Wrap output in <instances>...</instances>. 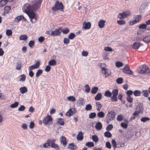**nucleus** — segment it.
<instances>
[{
    "instance_id": "10",
    "label": "nucleus",
    "mask_w": 150,
    "mask_h": 150,
    "mask_svg": "<svg viewBox=\"0 0 150 150\" xmlns=\"http://www.w3.org/2000/svg\"><path fill=\"white\" fill-rule=\"evenodd\" d=\"M76 112V110L74 108H72L70 109L67 112L66 115L69 117L75 114Z\"/></svg>"
},
{
    "instance_id": "2",
    "label": "nucleus",
    "mask_w": 150,
    "mask_h": 150,
    "mask_svg": "<svg viewBox=\"0 0 150 150\" xmlns=\"http://www.w3.org/2000/svg\"><path fill=\"white\" fill-rule=\"evenodd\" d=\"M115 113L114 112H108L106 117L107 123L108 124L110 121L113 120L115 118Z\"/></svg>"
},
{
    "instance_id": "54",
    "label": "nucleus",
    "mask_w": 150,
    "mask_h": 150,
    "mask_svg": "<svg viewBox=\"0 0 150 150\" xmlns=\"http://www.w3.org/2000/svg\"><path fill=\"white\" fill-rule=\"evenodd\" d=\"M126 99L127 101L129 103H131L133 101V98L131 96H127Z\"/></svg>"
},
{
    "instance_id": "29",
    "label": "nucleus",
    "mask_w": 150,
    "mask_h": 150,
    "mask_svg": "<svg viewBox=\"0 0 150 150\" xmlns=\"http://www.w3.org/2000/svg\"><path fill=\"white\" fill-rule=\"evenodd\" d=\"M92 138L93 141L95 143H97L98 141V137L95 135L92 136Z\"/></svg>"
},
{
    "instance_id": "17",
    "label": "nucleus",
    "mask_w": 150,
    "mask_h": 150,
    "mask_svg": "<svg viewBox=\"0 0 150 150\" xmlns=\"http://www.w3.org/2000/svg\"><path fill=\"white\" fill-rule=\"evenodd\" d=\"M102 125L101 123L99 122H98L96 125L95 127L97 130H100L102 128Z\"/></svg>"
},
{
    "instance_id": "34",
    "label": "nucleus",
    "mask_w": 150,
    "mask_h": 150,
    "mask_svg": "<svg viewBox=\"0 0 150 150\" xmlns=\"http://www.w3.org/2000/svg\"><path fill=\"white\" fill-rule=\"evenodd\" d=\"M84 87L85 91L87 93L89 92L90 90V88L89 86L88 85L86 84L85 85Z\"/></svg>"
},
{
    "instance_id": "11",
    "label": "nucleus",
    "mask_w": 150,
    "mask_h": 150,
    "mask_svg": "<svg viewBox=\"0 0 150 150\" xmlns=\"http://www.w3.org/2000/svg\"><path fill=\"white\" fill-rule=\"evenodd\" d=\"M40 65V62L37 61L35 64L33 65L30 66L28 68V69L29 71H30L34 69H37L39 67Z\"/></svg>"
},
{
    "instance_id": "62",
    "label": "nucleus",
    "mask_w": 150,
    "mask_h": 150,
    "mask_svg": "<svg viewBox=\"0 0 150 150\" xmlns=\"http://www.w3.org/2000/svg\"><path fill=\"white\" fill-rule=\"evenodd\" d=\"M123 119L122 116V115H118L117 117V121H121Z\"/></svg>"
},
{
    "instance_id": "1",
    "label": "nucleus",
    "mask_w": 150,
    "mask_h": 150,
    "mask_svg": "<svg viewBox=\"0 0 150 150\" xmlns=\"http://www.w3.org/2000/svg\"><path fill=\"white\" fill-rule=\"evenodd\" d=\"M41 0H36L33 1L32 6L29 4L24 8L25 12L28 15L31 19L30 21L32 22V19H34L36 16L35 14L33 11L37 10L41 4Z\"/></svg>"
},
{
    "instance_id": "42",
    "label": "nucleus",
    "mask_w": 150,
    "mask_h": 150,
    "mask_svg": "<svg viewBox=\"0 0 150 150\" xmlns=\"http://www.w3.org/2000/svg\"><path fill=\"white\" fill-rule=\"evenodd\" d=\"M59 120L57 122V124L62 125H63L64 124V122L63 119L62 118H59Z\"/></svg>"
},
{
    "instance_id": "30",
    "label": "nucleus",
    "mask_w": 150,
    "mask_h": 150,
    "mask_svg": "<svg viewBox=\"0 0 150 150\" xmlns=\"http://www.w3.org/2000/svg\"><path fill=\"white\" fill-rule=\"evenodd\" d=\"M133 94L135 96H139L141 95V92L137 90H135L133 92Z\"/></svg>"
},
{
    "instance_id": "38",
    "label": "nucleus",
    "mask_w": 150,
    "mask_h": 150,
    "mask_svg": "<svg viewBox=\"0 0 150 150\" xmlns=\"http://www.w3.org/2000/svg\"><path fill=\"white\" fill-rule=\"evenodd\" d=\"M118 91L117 89H116L113 90L112 91V96H117L118 94Z\"/></svg>"
},
{
    "instance_id": "15",
    "label": "nucleus",
    "mask_w": 150,
    "mask_h": 150,
    "mask_svg": "<svg viewBox=\"0 0 150 150\" xmlns=\"http://www.w3.org/2000/svg\"><path fill=\"white\" fill-rule=\"evenodd\" d=\"M76 138L78 140H81L83 139V133L82 132H79Z\"/></svg>"
},
{
    "instance_id": "58",
    "label": "nucleus",
    "mask_w": 150,
    "mask_h": 150,
    "mask_svg": "<svg viewBox=\"0 0 150 150\" xmlns=\"http://www.w3.org/2000/svg\"><path fill=\"white\" fill-rule=\"evenodd\" d=\"M133 91L131 90H128L126 92L127 96H131L133 94Z\"/></svg>"
},
{
    "instance_id": "51",
    "label": "nucleus",
    "mask_w": 150,
    "mask_h": 150,
    "mask_svg": "<svg viewBox=\"0 0 150 150\" xmlns=\"http://www.w3.org/2000/svg\"><path fill=\"white\" fill-rule=\"evenodd\" d=\"M116 66L117 67H121L123 65V63L120 62H117L116 63Z\"/></svg>"
},
{
    "instance_id": "3",
    "label": "nucleus",
    "mask_w": 150,
    "mask_h": 150,
    "mask_svg": "<svg viewBox=\"0 0 150 150\" xmlns=\"http://www.w3.org/2000/svg\"><path fill=\"white\" fill-rule=\"evenodd\" d=\"M63 8V6L62 3H59L58 1H57L55 3L54 6L52 8V10L54 11L58 10H62Z\"/></svg>"
},
{
    "instance_id": "44",
    "label": "nucleus",
    "mask_w": 150,
    "mask_h": 150,
    "mask_svg": "<svg viewBox=\"0 0 150 150\" xmlns=\"http://www.w3.org/2000/svg\"><path fill=\"white\" fill-rule=\"evenodd\" d=\"M21 67V62H18L16 63V69L17 70L20 69Z\"/></svg>"
},
{
    "instance_id": "21",
    "label": "nucleus",
    "mask_w": 150,
    "mask_h": 150,
    "mask_svg": "<svg viewBox=\"0 0 150 150\" xmlns=\"http://www.w3.org/2000/svg\"><path fill=\"white\" fill-rule=\"evenodd\" d=\"M28 36L26 35H21L19 36V39L21 40H25L28 38Z\"/></svg>"
},
{
    "instance_id": "26",
    "label": "nucleus",
    "mask_w": 150,
    "mask_h": 150,
    "mask_svg": "<svg viewBox=\"0 0 150 150\" xmlns=\"http://www.w3.org/2000/svg\"><path fill=\"white\" fill-rule=\"evenodd\" d=\"M102 98V95L101 93H98L95 97V99L96 100H100Z\"/></svg>"
},
{
    "instance_id": "63",
    "label": "nucleus",
    "mask_w": 150,
    "mask_h": 150,
    "mask_svg": "<svg viewBox=\"0 0 150 150\" xmlns=\"http://www.w3.org/2000/svg\"><path fill=\"white\" fill-rule=\"evenodd\" d=\"M111 100L112 101H116L117 100V96H112L111 97Z\"/></svg>"
},
{
    "instance_id": "4",
    "label": "nucleus",
    "mask_w": 150,
    "mask_h": 150,
    "mask_svg": "<svg viewBox=\"0 0 150 150\" xmlns=\"http://www.w3.org/2000/svg\"><path fill=\"white\" fill-rule=\"evenodd\" d=\"M149 71V69L148 67L145 65H143L141 69L139 71V73L141 74L147 73Z\"/></svg>"
},
{
    "instance_id": "35",
    "label": "nucleus",
    "mask_w": 150,
    "mask_h": 150,
    "mask_svg": "<svg viewBox=\"0 0 150 150\" xmlns=\"http://www.w3.org/2000/svg\"><path fill=\"white\" fill-rule=\"evenodd\" d=\"M86 145L89 147H93L94 146V143L92 142H89L86 143Z\"/></svg>"
},
{
    "instance_id": "47",
    "label": "nucleus",
    "mask_w": 150,
    "mask_h": 150,
    "mask_svg": "<svg viewBox=\"0 0 150 150\" xmlns=\"http://www.w3.org/2000/svg\"><path fill=\"white\" fill-rule=\"evenodd\" d=\"M105 96L107 97H110L112 95V93L109 91H107L104 94Z\"/></svg>"
},
{
    "instance_id": "9",
    "label": "nucleus",
    "mask_w": 150,
    "mask_h": 150,
    "mask_svg": "<svg viewBox=\"0 0 150 150\" xmlns=\"http://www.w3.org/2000/svg\"><path fill=\"white\" fill-rule=\"evenodd\" d=\"M62 32V30L60 28L57 29L54 31H52L51 35L56 36L59 35Z\"/></svg>"
},
{
    "instance_id": "25",
    "label": "nucleus",
    "mask_w": 150,
    "mask_h": 150,
    "mask_svg": "<svg viewBox=\"0 0 150 150\" xmlns=\"http://www.w3.org/2000/svg\"><path fill=\"white\" fill-rule=\"evenodd\" d=\"M56 63V61L54 59L50 60L48 62V64L50 66H54Z\"/></svg>"
},
{
    "instance_id": "50",
    "label": "nucleus",
    "mask_w": 150,
    "mask_h": 150,
    "mask_svg": "<svg viewBox=\"0 0 150 150\" xmlns=\"http://www.w3.org/2000/svg\"><path fill=\"white\" fill-rule=\"evenodd\" d=\"M18 104V102H16L14 103L11 104L10 105V107L12 108H14L17 107Z\"/></svg>"
},
{
    "instance_id": "12",
    "label": "nucleus",
    "mask_w": 150,
    "mask_h": 150,
    "mask_svg": "<svg viewBox=\"0 0 150 150\" xmlns=\"http://www.w3.org/2000/svg\"><path fill=\"white\" fill-rule=\"evenodd\" d=\"M143 45V44H141L140 42H134L133 45L132 47L134 49H137L140 46Z\"/></svg>"
},
{
    "instance_id": "56",
    "label": "nucleus",
    "mask_w": 150,
    "mask_h": 150,
    "mask_svg": "<svg viewBox=\"0 0 150 150\" xmlns=\"http://www.w3.org/2000/svg\"><path fill=\"white\" fill-rule=\"evenodd\" d=\"M12 33V31L11 30H7L6 31V34L8 36L11 35Z\"/></svg>"
},
{
    "instance_id": "45",
    "label": "nucleus",
    "mask_w": 150,
    "mask_h": 150,
    "mask_svg": "<svg viewBox=\"0 0 150 150\" xmlns=\"http://www.w3.org/2000/svg\"><path fill=\"white\" fill-rule=\"evenodd\" d=\"M111 143L112 146L114 148V149H115V148L117 147L116 143L115 140L114 139H112L111 141Z\"/></svg>"
},
{
    "instance_id": "14",
    "label": "nucleus",
    "mask_w": 150,
    "mask_h": 150,
    "mask_svg": "<svg viewBox=\"0 0 150 150\" xmlns=\"http://www.w3.org/2000/svg\"><path fill=\"white\" fill-rule=\"evenodd\" d=\"M141 16L140 15H138L136 16L135 20L132 22V24H134L138 22L141 19Z\"/></svg>"
},
{
    "instance_id": "22",
    "label": "nucleus",
    "mask_w": 150,
    "mask_h": 150,
    "mask_svg": "<svg viewBox=\"0 0 150 150\" xmlns=\"http://www.w3.org/2000/svg\"><path fill=\"white\" fill-rule=\"evenodd\" d=\"M68 147L71 150H74L76 149V146L73 144L71 143L69 145Z\"/></svg>"
},
{
    "instance_id": "8",
    "label": "nucleus",
    "mask_w": 150,
    "mask_h": 150,
    "mask_svg": "<svg viewBox=\"0 0 150 150\" xmlns=\"http://www.w3.org/2000/svg\"><path fill=\"white\" fill-rule=\"evenodd\" d=\"M52 118L50 116L47 115L44 118L43 123L45 125H47L49 122L52 121Z\"/></svg>"
},
{
    "instance_id": "36",
    "label": "nucleus",
    "mask_w": 150,
    "mask_h": 150,
    "mask_svg": "<svg viewBox=\"0 0 150 150\" xmlns=\"http://www.w3.org/2000/svg\"><path fill=\"white\" fill-rule=\"evenodd\" d=\"M150 120V118L147 117H143L141 119V121L144 122H146L147 121H149Z\"/></svg>"
},
{
    "instance_id": "64",
    "label": "nucleus",
    "mask_w": 150,
    "mask_h": 150,
    "mask_svg": "<svg viewBox=\"0 0 150 150\" xmlns=\"http://www.w3.org/2000/svg\"><path fill=\"white\" fill-rule=\"evenodd\" d=\"M25 108V107L24 105H22L18 108V110L19 111H23Z\"/></svg>"
},
{
    "instance_id": "39",
    "label": "nucleus",
    "mask_w": 150,
    "mask_h": 150,
    "mask_svg": "<svg viewBox=\"0 0 150 150\" xmlns=\"http://www.w3.org/2000/svg\"><path fill=\"white\" fill-rule=\"evenodd\" d=\"M42 70L40 69H38L36 73L35 74V76L36 77H38L41 74H42Z\"/></svg>"
},
{
    "instance_id": "59",
    "label": "nucleus",
    "mask_w": 150,
    "mask_h": 150,
    "mask_svg": "<svg viewBox=\"0 0 150 150\" xmlns=\"http://www.w3.org/2000/svg\"><path fill=\"white\" fill-rule=\"evenodd\" d=\"M146 27V25L145 24H141L139 27V28H141L142 29H145Z\"/></svg>"
},
{
    "instance_id": "53",
    "label": "nucleus",
    "mask_w": 150,
    "mask_h": 150,
    "mask_svg": "<svg viewBox=\"0 0 150 150\" xmlns=\"http://www.w3.org/2000/svg\"><path fill=\"white\" fill-rule=\"evenodd\" d=\"M113 128V126L112 124H109L106 128V130L108 131L111 130Z\"/></svg>"
},
{
    "instance_id": "20",
    "label": "nucleus",
    "mask_w": 150,
    "mask_h": 150,
    "mask_svg": "<svg viewBox=\"0 0 150 150\" xmlns=\"http://www.w3.org/2000/svg\"><path fill=\"white\" fill-rule=\"evenodd\" d=\"M22 19H23L25 20V19L24 16L22 15H21L18 16L15 19V20L16 21L18 22L21 21Z\"/></svg>"
},
{
    "instance_id": "55",
    "label": "nucleus",
    "mask_w": 150,
    "mask_h": 150,
    "mask_svg": "<svg viewBox=\"0 0 150 150\" xmlns=\"http://www.w3.org/2000/svg\"><path fill=\"white\" fill-rule=\"evenodd\" d=\"M69 31V29L67 28H64L62 30V31L63 33L65 34L67 33Z\"/></svg>"
},
{
    "instance_id": "37",
    "label": "nucleus",
    "mask_w": 150,
    "mask_h": 150,
    "mask_svg": "<svg viewBox=\"0 0 150 150\" xmlns=\"http://www.w3.org/2000/svg\"><path fill=\"white\" fill-rule=\"evenodd\" d=\"M67 98L69 100L73 102L75 101L76 100L75 98L72 96H69Z\"/></svg>"
},
{
    "instance_id": "48",
    "label": "nucleus",
    "mask_w": 150,
    "mask_h": 150,
    "mask_svg": "<svg viewBox=\"0 0 150 150\" xmlns=\"http://www.w3.org/2000/svg\"><path fill=\"white\" fill-rule=\"evenodd\" d=\"M84 101V99L82 98H79L78 100V103L81 105H83V102Z\"/></svg>"
},
{
    "instance_id": "60",
    "label": "nucleus",
    "mask_w": 150,
    "mask_h": 150,
    "mask_svg": "<svg viewBox=\"0 0 150 150\" xmlns=\"http://www.w3.org/2000/svg\"><path fill=\"white\" fill-rule=\"evenodd\" d=\"M34 42L33 40H31L29 41L28 43V45L29 47L32 48L33 47V46L34 45Z\"/></svg>"
},
{
    "instance_id": "52",
    "label": "nucleus",
    "mask_w": 150,
    "mask_h": 150,
    "mask_svg": "<svg viewBox=\"0 0 150 150\" xmlns=\"http://www.w3.org/2000/svg\"><path fill=\"white\" fill-rule=\"evenodd\" d=\"M75 34L74 33H71L68 36L69 39L71 40L73 39L75 37Z\"/></svg>"
},
{
    "instance_id": "5",
    "label": "nucleus",
    "mask_w": 150,
    "mask_h": 150,
    "mask_svg": "<svg viewBox=\"0 0 150 150\" xmlns=\"http://www.w3.org/2000/svg\"><path fill=\"white\" fill-rule=\"evenodd\" d=\"M101 71L102 73L105 75V77L109 76L111 74L110 72L105 67H102Z\"/></svg>"
},
{
    "instance_id": "40",
    "label": "nucleus",
    "mask_w": 150,
    "mask_h": 150,
    "mask_svg": "<svg viewBox=\"0 0 150 150\" xmlns=\"http://www.w3.org/2000/svg\"><path fill=\"white\" fill-rule=\"evenodd\" d=\"M51 147L52 148H55L56 150H59V146L57 144H56L54 143H53L51 144Z\"/></svg>"
},
{
    "instance_id": "31",
    "label": "nucleus",
    "mask_w": 150,
    "mask_h": 150,
    "mask_svg": "<svg viewBox=\"0 0 150 150\" xmlns=\"http://www.w3.org/2000/svg\"><path fill=\"white\" fill-rule=\"evenodd\" d=\"M104 136L107 138H110L112 137V135L110 132L107 131L105 132Z\"/></svg>"
},
{
    "instance_id": "27",
    "label": "nucleus",
    "mask_w": 150,
    "mask_h": 150,
    "mask_svg": "<svg viewBox=\"0 0 150 150\" xmlns=\"http://www.w3.org/2000/svg\"><path fill=\"white\" fill-rule=\"evenodd\" d=\"M8 2L7 0H1L0 1V6H3L6 5Z\"/></svg>"
},
{
    "instance_id": "23",
    "label": "nucleus",
    "mask_w": 150,
    "mask_h": 150,
    "mask_svg": "<svg viewBox=\"0 0 150 150\" xmlns=\"http://www.w3.org/2000/svg\"><path fill=\"white\" fill-rule=\"evenodd\" d=\"M98 90V88L97 87H94L91 90V93L93 94H95Z\"/></svg>"
},
{
    "instance_id": "13",
    "label": "nucleus",
    "mask_w": 150,
    "mask_h": 150,
    "mask_svg": "<svg viewBox=\"0 0 150 150\" xmlns=\"http://www.w3.org/2000/svg\"><path fill=\"white\" fill-rule=\"evenodd\" d=\"M105 21L104 20H100L98 22V26L100 28L104 27Z\"/></svg>"
},
{
    "instance_id": "24",
    "label": "nucleus",
    "mask_w": 150,
    "mask_h": 150,
    "mask_svg": "<svg viewBox=\"0 0 150 150\" xmlns=\"http://www.w3.org/2000/svg\"><path fill=\"white\" fill-rule=\"evenodd\" d=\"M97 115L99 117L102 118L104 117L105 114L102 111H100L97 113Z\"/></svg>"
},
{
    "instance_id": "46",
    "label": "nucleus",
    "mask_w": 150,
    "mask_h": 150,
    "mask_svg": "<svg viewBox=\"0 0 150 150\" xmlns=\"http://www.w3.org/2000/svg\"><path fill=\"white\" fill-rule=\"evenodd\" d=\"M142 93L144 96L146 97H147L149 95L148 93L147 90L143 91Z\"/></svg>"
},
{
    "instance_id": "18",
    "label": "nucleus",
    "mask_w": 150,
    "mask_h": 150,
    "mask_svg": "<svg viewBox=\"0 0 150 150\" xmlns=\"http://www.w3.org/2000/svg\"><path fill=\"white\" fill-rule=\"evenodd\" d=\"M60 141L61 144H62L64 146H66L67 144L66 139L64 137H62L60 139Z\"/></svg>"
},
{
    "instance_id": "43",
    "label": "nucleus",
    "mask_w": 150,
    "mask_h": 150,
    "mask_svg": "<svg viewBox=\"0 0 150 150\" xmlns=\"http://www.w3.org/2000/svg\"><path fill=\"white\" fill-rule=\"evenodd\" d=\"M123 79L122 78L120 77L117 78L116 80V81L118 84H121L123 82Z\"/></svg>"
},
{
    "instance_id": "7",
    "label": "nucleus",
    "mask_w": 150,
    "mask_h": 150,
    "mask_svg": "<svg viewBox=\"0 0 150 150\" xmlns=\"http://www.w3.org/2000/svg\"><path fill=\"white\" fill-rule=\"evenodd\" d=\"M91 26V24L90 22H86V21H84L83 23L82 28L84 29H89Z\"/></svg>"
},
{
    "instance_id": "16",
    "label": "nucleus",
    "mask_w": 150,
    "mask_h": 150,
    "mask_svg": "<svg viewBox=\"0 0 150 150\" xmlns=\"http://www.w3.org/2000/svg\"><path fill=\"white\" fill-rule=\"evenodd\" d=\"M20 92L21 94H23L26 92L27 91V88L25 86L21 87L19 89Z\"/></svg>"
},
{
    "instance_id": "28",
    "label": "nucleus",
    "mask_w": 150,
    "mask_h": 150,
    "mask_svg": "<svg viewBox=\"0 0 150 150\" xmlns=\"http://www.w3.org/2000/svg\"><path fill=\"white\" fill-rule=\"evenodd\" d=\"M143 40L146 43H148L150 42V36H147L143 39Z\"/></svg>"
},
{
    "instance_id": "6",
    "label": "nucleus",
    "mask_w": 150,
    "mask_h": 150,
    "mask_svg": "<svg viewBox=\"0 0 150 150\" xmlns=\"http://www.w3.org/2000/svg\"><path fill=\"white\" fill-rule=\"evenodd\" d=\"M129 14L130 13L129 11L123 12V13L119 14L118 17L120 19L125 18L127 17Z\"/></svg>"
},
{
    "instance_id": "57",
    "label": "nucleus",
    "mask_w": 150,
    "mask_h": 150,
    "mask_svg": "<svg viewBox=\"0 0 150 150\" xmlns=\"http://www.w3.org/2000/svg\"><path fill=\"white\" fill-rule=\"evenodd\" d=\"M104 50L105 51L111 52L112 51V49L109 47H106L104 48Z\"/></svg>"
},
{
    "instance_id": "61",
    "label": "nucleus",
    "mask_w": 150,
    "mask_h": 150,
    "mask_svg": "<svg viewBox=\"0 0 150 150\" xmlns=\"http://www.w3.org/2000/svg\"><path fill=\"white\" fill-rule=\"evenodd\" d=\"M106 147L109 149H110L111 148V146L110 143L109 142H107L106 143Z\"/></svg>"
},
{
    "instance_id": "19",
    "label": "nucleus",
    "mask_w": 150,
    "mask_h": 150,
    "mask_svg": "<svg viewBox=\"0 0 150 150\" xmlns=\"http://www.w3.org/2000/svg\"><path fill=\"white\" fill-rule=\"evenodd\" d=\"M123 71L125 73L127 74L131 75L132 74V71L129 69L127 68V69H125V68H123Z\"/></svg>"
},
{
    "instance_id": "41",
    "label": "nucleus",
    "mask_w": 150,
    "mask_h": 150,
    "mask_svg": "<svg viewBox=\"0 0 150 150\" xmlns=\"http://www.w3.org/2000/svg\"><path fill=\"white\" fill-rule=\"evenodd\" d=\"M10 9L11 7L10 6H6L4 8V11H5L6 13H8L10 11Z\"/></svg>"
},
{
    "instance_id": "33",
    "label": "nucleus",
    "mask_w": 150,
    "mask_h": 150,
    "mask_svg": "<svg viewBox=\"0 0 150 150\" xmlns=\"http://www.w3.org/2000/svg\"><path fill=\"white\" fill-rule=\"evenodd\" d=\"M92 109V105L90 104H88L87 105L86 107L85 108V109L87 111H90Z\"/></svg>"
},
{
    "instance_id": "49",
    "label": "nucleus",
    "mask_w": 150,
    "mask_h": 150,
    "mask_svg": "<svg viewBox=\"0 0 150 150\" xmlns=\"http://www.w3.org/2000/svg\"><path fill=\"white\" fill-rule=\"evenodd\" d=\"M96 114L95 112H91L90 113L89 115V118L93 119L96 117Z\"/></svg>"
},
{
    "instance_id": "32",
    "label": "nucleus",
    "mask_w": 150,
    "mask_h": 150,
    "mask_svg": "<svg viewBox=\"0 0 150 150\" xmlns=\"http://www.w3.org/2000/svg\"><path fill=\"white\" fill-rule=\"evenodd\" d=\"M140 108V110L139 111H135L133 113V115L136 116L138 115L140 112H142V110H143L142 108H140V107H137V108Z\"/></svg>"
}]
</instances>
